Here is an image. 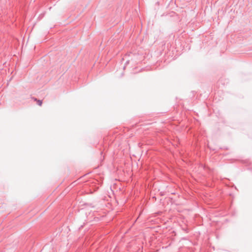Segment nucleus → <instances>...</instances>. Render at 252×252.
Instances as JSON below:
<instances>
[{
	"label": "nucleus",
	"mask_w": 252,
	"mask_h": 252,
	"mask_svg": "<svg viewBox=\"0 0 252 252\" xmlns=\"http://www.w3.org/2000/svg\"><path fill=\"white\" fill-rule=\"evenodd\" d=\"M33 100H34V101H36L37 102V104H38V105H39V106H41V105H42V101H41V100H38V99H37L36 98H33Z\"/></svg>",
	"instance_id": "nucleus-1"
}]
</instances>
